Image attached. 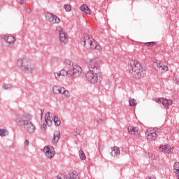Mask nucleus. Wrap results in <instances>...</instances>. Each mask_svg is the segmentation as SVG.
Returning <instances> with one entry per match:
<instances>
[{"label": "nucleus", "instance_id": "f03ea898", "mask_svg": "<svg viewBox=\"0 0 179 179\" xmlns=\"http://www.w3.org/2000/svg\"><path fill=\"white\" fill-rule=\"evenodd\" d=\"M100 72V64L96 62H90L88 66V71L85 73L88 82H90L92 85H96L99 82Z\"/></svg>", "mask_w": 179, "mask_h": 179}, {"label": "nucleus", "instance_id": "4468645a", "mask_svg": "<svg viewBox=\"0 0 179 179\" xmlns=\"http://www.w3.org/2000/svg\"><path fill=\"white\" fill-rule=\"evenodd\" d=\"M60 138H61V132H59V131H58V130L55 131L54 134H53L52 143L55 145H57V143H58V141H59Z\"/></svg>", "mask_w": 179, "mask_h": 179}, {"label": "nucleus", "instance_id": "2f4dec72", "mask_svg": "<svg viewBox=\"0 0 179 179\" xmlns=\"http://www.w3.org/2000/svg\"><path fill=\"white\" fill-rule=\"evenodd\" d=\"M59 72L62 73V76H63V78L69 75V71H67L65 69H62Z\"/></svg>", "mask_w": 179, "mask_h": 179}, {"label": "nucleus", "instance_id": "f257e3e1", "mask_svg": "<svg viewBox=\"0 0 179 179\" xmlns=\"http://www.w3.org/2000/svg\"><path fill=\"white\" fill-rule=\"evenodd\" d=\"M15 120L17 125L23 127L28 134H30L31 135L36 134L37 127H36V125L31 122V120H33V116H31V115L26 113L17 114Z\"/></svg>", "mask_w": 179, "mask_h": 179}, {"label": "nucleus", "instance_id": "dca6fc26", "mask_svg": "<svg viewBox=\"0 0 179 179\" xmlns=\"http://www.w3.org/2000/svg\"><path fill=\"white\" fill-rule=\"evenodd\" d=\"M80 10H81L82 12H84V13H86L87 15H90L92 13L90 8H89L87 5H86V4H83V5L80 6Z\"/></svg>", "mask_w": 179, "mask_h": 179}, {"label": "nucleus", "instance_id": "39448f33", "mask_svg": "<svg viewBox=\"0 0 179 179\" xmlns=\"http://www.w3.org/2000/svg\"><path fill=\"white\" fill-rule=\"evenodd\" d=\"M80 43L83 47L87 48V50H96L100 51L101 50V46L94 41L92 36H90L87 34H84L80 38Z\"/></svg>", "mask_w": 179, "mask_h": 179}, {"label": "nucleus", "instance_id": "37998d69", "mask_svg": "<svg viewBox=\"0 0 179 179\" xmlns=\"http://www.w3.org/2000/svg\"><path fill=\"white\" fill-rule=\"evenodd\" d=\"M147 179H156V178H148Z\"/></svg>", "mask_w": 179, "mask_h": 179}, {"label": "nucleus", "instance_id": "393cba45", "mask_svg": "<svg viewBox=\"0 0 179 179\" xmlns=\"http://www.w3.org/2000/svg\"><path fill=\"white\" fill-rule=\"evenodd\" d=\"M129 104L131 107H135V106H136L138 103H136V101L135 99L130 97L129 99Z\"/></svg>", "mask_w": 179, "mask_h": 179}, {"label": "nucleus", "instance_id": "72a5a7b5", "mask_svg": "<svg viewBox=\"0 0 179 179\" xmlns=\"http://www.w3.org/2000/svg\"><path fill=\"white\" fill-rule=\"evenodd\" d=\"M64 9L66 12H71V5L69 4L64 5Z\"/></svg>", "mask_w": 179, "mask_h": 179}, {"label": "nucleus", "instance_id": "c03bdc74", "mask_svg": "<svg viewBox=\"0 0 179 179\" xmlns=\"http://www.w3.org/2000/svg\"><path fill=\"white\" fill-rule=\"evenodd\" d=\"M99 121H102V120H101V119H100V120H99Z\"/></svg>", "mask_w": 179, "mask_h": 179}, {"label": "nucleus", "instance_id": "bb28decb", "mask_svg": "<svg viewBox=\"0 0 179 179\" xmlns=\"http://www.w3.org/2000/svg\"><path fill=\"white\" fill-rule=\"evenodd\" d=\"M54 76L57 80L58 79H61V78H64V76H62V74L61 73V71L54 73Z\"/></svg>", "mask_w": 179, "mask_h": 179}, {"label": "nucleus", "instance_id": "20e7f679", "mask_svg": "<svg viewBox=\"0 0 179 179\" xmlns=\"http://www.w3.org/2000/svg\"><path fill=\"white\" fill-rule=\"evenodd\" d=\"M16 66L25 73H33L36 69V66L31 62V60L27 57H19L16 61Z\"/></svg>", "mask_w": 179, "mask_h": 179}, {"label": "nucleus", "instance_id": "7ed1b4c3", "mask_svg": "<svg viewBox=\"0 0 179 179\" xmlns=\"http://www.w3.org/2000/svg\"><path fill=\"white\" fill-rule=\"evenodd\" d=\"M129 71L135 79H142L146 76V70L143 69L142 64L136 60H131L129 62Z\"/></svg>", "mask_w": 179, "mask_h": 179}, {"label": "nucleus", "instance_id": "a878e982", "mask_svg": "<svg viewBox=\"0 0 179 179\" xmlns=\"http://www.w3.org/2000/svg\"><path fill=\"white\" fill-rule=\"evenodd\" d=\"M169 71V67H167V66L166 65H162L159 67V72L163 73V72H166Z\"/></svg>", "mask_w": 179, "mask_h": 179}, {"label": "nucleus", "instance_id": "7c9ffc66", "mask_svg": "<svg viewBox=\"0 0 179 179\" xmlns=\"http://www.w3.org/2000/svg\"><path fill=\"white\" fill-rule=\"evenodd\" d=\"M80 134V129L76 127V129H74L73 132V135L74 136H78V135Z\"/></svg>", "mask_w": 179, "mask_h": 179}, {"label": "nucleus", "instance_id": "a211bd4d", "mask_svg": "<svg viewBox=\"0 0 179 179\" xmlns=\"http://www.w3.org/2000/svg\"><path fill=\"white\" fill-rule=\"evenodd\" d=\"M61 94H62V99H64L65 100L69 99L71 97V93L69 91L66 90L65 88L63 89V91H62Z\"/></svg>", "mask_w": 179, "mask_h": 179}, {"label": "nucleus", "instance_id": "79ce46f5", "mask_svg": "<svg viewBox=\"0 0 179 179\" xmlns=\"http://www.w3.org/2000/svg\"><path fill=\"white\" fill-rule=\"evenodd\" d=\"M20 5H23L24 3V0H20Z\"/></svg>", "mask_w": 179, "mask_h": 179}, {"label": "nucleus", "instance_id": "0eeeda50", "mask_svg": "<svg viewBox=\"0 0 179 179\" xmlns=\"http://www.w3.org/2000/svg\"><path fill=\"white\" fill-rule=\"evenodd\" d=\"M82 67L79 65H73L72 70L69 71V76L73 78V79H76L82 75Z\"/></svg>", "mask_w": 179, "mask_h": 179}, {"label": "nucleus", "instance_id": "f3484780", "mask_svg": "<svg viewBox=\"0 0 179 179\" xmlns=\"http://www.w3.org/2000/svg\"><path fill=\"white\" fill-rule=\"evenodd\" d=\"M111 150H112V152H110L111 156H113V157L119 156L120 151L118 147L115 146L112 148Z\"/></svg>", "mask_w": 179, "mask_h": 179}, {"label": "nucleus", "instance_id": "9d476101", "mask_svg": "<svg viewBox=\"0 0 179 179\" xmlns=\"http://www.w3.org/2000/svg\"><path fill=\"white\" fill-rule=\"evenodd\" d=\"M43 152L48 159H52V157H54V155H55V150H54V148L50 145L44 147Z\"/></svg>", "mask_w": 179, "mask_h": 179}, {"label": "nucleus", "instance_id": "5701e85b", "mask_svg": "<svg viewBox=\"0 0 179 179\" xmlns=\"http://www.w3.org/2000/svg\"><path fill=\"white\" fill-rule=\"evenodd\" d=\"M53 121L56 127H59V125H61V119H59L58 116H54Z\"/></svg>", "mask_w": 179, "mask_h": 179}, {"label": "nucleus", "instance_id": "cd10ccee", "mask_svg": "<svg viewBox=\"0 0 179 179\" xmlns=\"http://www.w3.org/2000/svg\"><path fill=\"white\" fill-rule=\"evenodd\" d=\"M161 65L162 64H160V63L155 62L153 63V68H155V69L159 72Z\"/></svg>", "mask_w": 179, "mask_h": 179}, {"label": "nucleus", "instance_id": "423d86ee", "mask_svg": "<svg viewBox=\"0 0 179 179\" xmlns=\"http://www.w3.org/2000/svg\"><path fill=\"white\" fill-rule=\"evenodd\" d=\"M56 30L59 33V41L62 45H65L68 43V34L66 31L61 26L57 27Z\"/></svg>", "mask_w": 179, "mask_h": 179}, {"label": "nucleus", "instance_id": "ddd939ff", "mask_svg": "<svg viewBox=\"0 0 179 179\" xmlns=\"http://www.w3.org/2000/svg\"><path fill=\"white\" fill-rule=\"evenodd\" d=\"M159 149L160 152H163L164 153H167L168 155H170V153L173 152V148L169 145H161L159 148Z\"/></svg>", "mask_w": 179, "mask_h": 179}, {"label": "nucleus", "instance_id": "9b49d317", "mask_svg": "<svg viewBox=\"0 0 179 179\" xmlns=\"http://www.w3.org/2000/svg\"><path fill=\"white\" fill-rule=\"evenodd\" d=\"M3 41L6 42L9 47H12V45L15 44V41H16L15 37L10 35H4L3 37Z\"/></svg>", "mask_w": 179, "mask_h": 179}, {"label": "nucleus", "instance_id": "c85d7f7f", "mask_svg": "<svg viewBox=\"0 0 179 179\" xmlns=\"http://www.w3.org/2000/svg\"><path fill=\"white\" fill-rule=\"evenodd\" d=\"M2 87L4 89V90H10L12 89V85L4 83L3 84Z\"/></svg>", "mask_w": 179, "mask_h": 179}, {"label": "nucleus", "instance_id": "f704fd0d", "mask_svg": "<svg viewBox=\"0 0 179 179\" xmlns=\"http://www.w3.org/2000/svg\"><path fill=\"white\" fill-rule=\"evenodd\" d=\"M41 129L42 131H43V132H45V131H47V124H45V123L42 124Z\"/></svg>", "mask_w": 179, "mask_h": 179}, {"label": "nucleus", "instance_id": "c9c22d12", "mask_svg": "<svg viewBox=\"0 0 179 179\" xmlns=\"http://www.w3.org/2000/svg\"><path fill=\"white\" fill-rule=\"evenodd\" d=\"M173 80L176 82V85H179V77L177 75H175L173 77Z\"/></svg>", "mask_w": 179, "mask_h": 179}, {"label": "nucleus", "instance_id": "c756f323", "mask_svg": "<svg viewBox=\"0 0 179 179\" xmlns=\"http://www.w3.org/2000/svg\"><path fill=\"white\" fill-rule=\"evenodd\" d=\"M79 156H80L81 160H86V155H85V152H83V150H80Z\"/></svg>", "mask_w": 179, "mask_h": 179}, {"label": "nucleus", "instance_id": "473e14b6", "mask_svg": "<svg viewBox=\"0 0 179 179\" xmlns=\"http://www.w3.org/2000/svg\"><path fill=\"white\" fill-rule=\"evenodd\" d=\"M64 64H66V65H69L70 66L71 65H73V63H72V61L69 59H64Z\"/></svg>", "mask_w": 179, "mask_h": 179}, {"label": "nucleus", "instance_id": "4be33fe9", "mask_svg": "<svg viewBox=\"0 0 179 179\" xmlns=\"http://www.w3.org/2000/svg\"><path fill=\"white\" fill-rule=\"evenodd\" d=\"M9 135V131L5 129H0V136L5 137Z\"/></svg>", "mask_w": 179, "mask_h": 179}, {"label": "nucleus", "instance_id": "a19ab883", "mask_svg": "<svg viewBox=\"0 0 179 179\" xmlns=\"http://www.w3.org/2000/svg\"><path fill=\"white\" fill-rule=\"evenodd\" d=\"M44 114V110L41 109V118H43V115Z\"/></svg>", "mask_w": 179, "mask_h": 179}, {"label": "nucleus", "instance_id": "4c0bfd02", "mask_svg": "<svg viewBox=\"0 0 179 179\" xmlns=\"http://www.w3.org/2000/svg\"><path fill=\"white\" fill-rule=\"evenodd\" d=\"M57 179H65V175L59 174L57 176Z\"/></svg>", "mask_w": 179, "mask_h": 179}, {"label": "nucleus", "instance_id": "6ab92c4d", "mask_svg": "<svg viewBox=\"0 0 179 179\" xmlns=\"http://www.w3.org/2000/svg\"><path fill=\"white\" fill-rule=\"evenodd\" d=\"M50 114H51V113L48 112L45 115V121L47 125H48L49 124H51L52 122V119L51 118Z\"/></svg>", "mask_w": 179, "mask_h": 179}, {"label": "nucleus", "instance_id": "ea45409f", "mask_svg": "<svg viewBox=\"0 0 179 179\" xmlns=\"http://www.w3.org/2000/svg\"><path fill=\"white\" fill-rule=\"evenodd\" d=\"M147 45H148V47L153 46V43H152V42H148V43H147Z\"/></svg>", "mask_w": 179, "mask_h": 179}, {"label": "nucleus", "instance_id": "6e6552de", "mask_svg": "<svg viewBox=\"0 0 179 179\" xmlns=\"http://www.w3.org/2000/svg\"><path fill=\"white\" fill-rule=\"evenodd\" d=\"M45 17L47 22H49V23H51V24H58V23L61 22L59 17L50 13H45Z\"/></svg>", "mask_w": 179, "mask_h": 179}, {"label": "nucleus", "instance_id": "b1692460", "mask_svg": "<svg viewBox=\"0 0 179 179\" xmlns=\"http://www.w3.org/2000/svg\"><path fill=\"white\" fill-rule=\"evenodd\" d=\"M173 169L175 170L176 174H178L177 176V178L179 179V162H176L173 165Z\"/></svg>", "mask_w": 179, "mask_h": 179}, {"label": "nucleus", "instance_id": "f8f14e48", "mask_svg": "<svg viewBox=\"0 0 179 179\" xmlns=\"http://www.w3.org/2000/svg\"><path fill=\"white\" fill-rule=\"evenodd\" d=\"M145 135L148 141H156V138H157V134L155 129L147 131Z\"/></svg>", "mask_w": 179, "mask_h": 179}, {"label": "nucleus", "instance_id": "aec40b11", "mask_svg": "<svg viewBox=\"0 0 179 179\" xmlns=\"http://www.w3.org/2000/svg\"><path fill=\"white\" fill-rule=\"evenodd\" d=\"M66 179H80L79 175L70 173L66 176Z\"/></svg>", "mask_w": 179, "mask_h": 179}, {"label": "nucleus", "instance_id": "e433bc0d", "mask_svg": "<svg viewBox=\"0 0 179 179\" xmlns=\"http://www.w3.org/2000/svg\"><path fill=\"white\" fill-rule=\"evenodd\" d=\"M25 12L28 14L31 13V8H29V7H25Z\"/></svg>", "mask_w": 179, "mask_h": 179}, {"label": "nucleus", "instance_id": "58836bf2", "mask_svg": "<svg viewBox=\"0 0 179 179\" xmlns=\"http://www.w3.org/2000/svg\"><path fill=\"white\" fill-rule=\"evenodd\" d=\"M29 140H25L24 146H26V147L29 146Z\"/></svg>", "mask_w": 179, "mask_h": 179}, {"label": "nucleus", "instance_id": "1a4fd4ad", "mask_svg": "<svg viewBox=\"0 0 179 179\" xmlns=\"http://www.w3.org/2000/svg\"><path fill=\"white\" fill-rule=\"evenodd\" d=\"M155 101H156V103H159V104H162L165 108H169V107L173 104V101L164 98H156Z\"/></svg>", "mask_w": 179, "mask_h": 179}, {"label": "nucleus", "instance_id": "412c9836", "mask_svg": "<svg viewBox=\"0 0 179 179\" xmlns=\"http://www.w3.org/2000/svg\"><path fill=\"white\" fill-rule=\"evenodd\" d=\"M128 131H129V134H130L131 135H134V134H135V132H138V131H139V128L132 127L129 126L128 127Z\"/></svg>", "mask_w": 179, "mask_h": 179}, {"label": "nucleus", "instance_id": "2eb2a0df", "mask_svg": "<svg viewBox=\"0 0 179 179\" xmlns=\"http://www.w3.org/2000/svg\"><path fill=\"white\" fill-rule=\"evenodd\" d=\"M64 87L59 85H55L52 87V92L55 94H61Z\"/></svg>", "mask_w": 179, "mask_h": 179}]
</instances>
